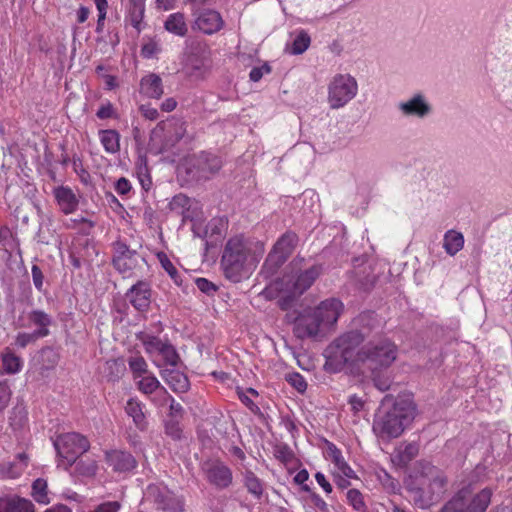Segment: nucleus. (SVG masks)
Wrapping results in <instances>:
<instances>
[{"label":"nucleus","instance_id":"obj_49","mask_svg":"<svg viewBox=\"0 0 512 512\" xmlns=\"http://www.w3.org/2000/svg\"><path fill=\"white\" fill-rule=\"evenodd\" d=\"M195 284L201 292L207 295H211L217 290L216 285L206 278L195 279Z\"/></svg>","mask_w":512,"mask_h":512},{"label":"nucleus","instance_id":"obj_21","mask_svg":"<svg viewBox=\"0 0 512 512\" xmlns=\"http://www.w3.org/2000/svg\"><path fill=\"white\" fill-rule=\"evenodd\" d=\"M223 24L220 13L215 10H205L196 19L198 29L205 34L218 32L223 27Z\"/></svg>","mask_w":512,"mask_h":512},{"label":"nucleus","instance_id":"obj_50","mask_svg":"<svg viewBox=\"0 0 512 512\" xmlns=\"http://www.w3.org/2000/svg\"><path fill=\"white\" fill-rule=\"evenodd\" d=\"M79 224H84L86 226V228L83 229L85 233H89V230L94 227V222L84 217L70 219L65 225L67 228L74 229Z\"/></svg>","mask_w":512,"mask_h":512},{"label":"nucleus","instance_id":"obj_24","mask_svg":"<svg viewBox=\"0 0 512 512\" xmlns=\"http://www.w3.org/2000/svg\"><path fill=\"white\" fill-rule=\"evenodd\" d=\"M107 462L115 471L126 472L136 466L134 457L125 451L114 450L106 455Z\"/></svg>","mask_w":512,"mask_h":512},{"label":"nucleus","instance_id":"obj_48","mask_svg":"<svg viewBox=\"0 0 512 512\" xmlns=\"http://www.w3.org/2000/svg\"><path fill=\"white\" fill-rule=\"evenodd\" d=\"M287 381L293 386L298 392L303 393L307 389V382L304 377L299 373H291L287 376Z\"/></svg>","mask_w":512,"mask_h":512},{"label":"nucleus","instance_id":"obj_59","mask_svg":"<svg viewBox=\"0 0 512 512\" xmlns=\"http://www.w3.org/2000/svg\"><path fill=\"white\" fill-rule=\"evenodd\" d=\"M115 190L120 195H126L131 190V184L126 178L122 177L116 182Z\"/></svg>","mask_w":512,"mask_h":512},{"label":"nucleus","instance_id":"obj_13","mask_svg":"<svg viewBox=\"0 0 512 512\" xmlns=\"http://www.w3.org/2000/svg\"><path fill=\"white\" fill-rule=\"evenodd\" d=\"M206 480L218 489L229 487L233 480L231 469L218 459H209L201 464Z\"/></svg>","mask_w":512,"mask_h":512},{"label":"nucleus","instance_id":"obj_36","mask_svg":"<svg viewBox=\"0 0 512 512\" xmlns=\"http://www.w3.org/2000/svg\"><path fill=\"white\" fill-rule=\"evenodd\" d=\"M33 499L40 504H48L50 499L48 496L47 481L43 478L36 479L32 484Z\"/></svg>","mask_w":512,"mask_h":512},{"label":"nucleus","instance_id":"obj_57","mask_svg":"<svg viewBox=\"0 0 512 512\" xmlns=\"http://www.w3.org/2000/svg\"><path fill=\"white\" fill-rule=\"evenodd\" d=\"M121 505L117 501H110L100 504L94 511L92 512H118Z\"/></svg>","mask_w":512,"mask_h":512},{"label":"nucleus","instance_id":"obj_43","mask_svg":"<svg viewBox=\"0 0 512 512\" xmlns=\"http://www.w3.org/2000/svg\"><path fill=\"white\" fill-rule=\"evenodd\" d=\"M237 394L241 402L252 412L256 413L259 411V407L253 402L249 395L254 397L258 396V392L253 388H248L246 390H242L240 388L237 389Z\"/></svg>","mask_w":512,"mask_h":512},{"label":"nucleus","instance_id":"obj_39","mask_svg":"<svg viewBox=\"0 0 512 512\" xmlns=\"http://www.w3.org/2000/svg\"><path fill=\"white\" fill-rule=\"evenodd\" d=\"M3 370L7 374L17 373L21 368V360L18 356L7 351L1 356Z\"/></svg>","mask_w":512,"mask_h":512},{"label":"nucleus","instance_id":"obj_9","mask_svg":"<svg viewBox=\"0 0 512 512\" xmlns=\"http://www.w3.org/2000/svg\"><path fill=\"white\" fill-rule=\"evenodd\" d=\"M137 339L144 346L145 352L154 359L160 356L165 364L176 366L179 361L178 353L168 340L154 336L150 333L141 332L137 335Z\"/></svg>","mask_w":512,"mask_h":512},{"label":"nucleus","instance_id":"obj_1","mask_svg":"<svg viewBox=\"0 0 512 512\" xmlns=\"http://www.w3.org/2000/svg\"><path fill=\"white\" fill-rule=\"evenodd\" d=\"M365 335L357 330L342 334L329 346V358L337 364L363 366L369 371L388 368L397 358V346L388 338Z\"/></svg>","mask_w":512,"mask_h":512},{"label":"nucleus","instance_id":"obj_61","mask_svg":"<svg viewBox=\"0 0 512 512\" xmlns=\"http://www.w3.org/2000/svg\"><path fill=\"white\" fill-rule=\"evenodd\" d=\"M158 51L157 44L154 42H149L143 45L141 49V54L145 58H151Z\"/></svg>","mask_w":512,"mask_h":512},{"label":"nucleus","instance_id":"obj_35","mask_svg":"<svg viewBox=\"0 0 512 512\" xmlns=\"http://www.w3.org/2000/svg\"><path fill=\"white\" fill-rule=\"evenodd\" d=\"M128 366L133 374L134 380H137L138 378L149 373L148 364L144 357L141 355L130 356L128 358Z\"/></svg>","mask_w":512,"mask_h":512},{"label":"nucleus","instance_id":"obj_19","mask_svg":"<svg viewBox=\"0 0 512 512\" xmlns=\"http://www.w3.org/2000/svg\"><path fill=\"white\" fill-rule=\"evenodd\" d=\"M132 306L138 311H147L151 303V287L146 281H138L126 293Z\"/></svg>","mask_w":512,"mask_h":512},{"label":"nucleus","instance_id":"obj_17","mask_svg":"<svg viewBox=\"0 0 512 512\" xmlns=\"http://www.w3.org/2000/svg\"><path fill=\"white\" fill-rule=\"evenodd\" d=\"M324 330L314 309L301 314L295 323V333L298 338H315Z\"/></svg>","mask_w":512,"mask_h":512},{"label":"nucleus","instance_id":"obj_51","mask_svg":"<svg viewBox=\"0 0 512 512\" xmlns=\"http://www.w3.org/2000/svg\"><path fill=\"white\" fill-rule=\"evenodd\" d=\"M41 338L40 336L36 335V332L33 333H19L16 337V345L24 348L29 343L35 341L36 339Z\"/></svg>","mask_w":512,"mask_h":512},{"label":"nucleus","instance_id":"obj_62","mask_svg":"<svg viewBox=\"0 0 512 512\" xmlns=\"http://www.w3.org/2000/svg\"><path fill=\"white\" fill-rule=\"evenodd\" d=\"M177 107V101L173 97L166 98L160 105V108L164 112H172Z\"/></svg>","mask_w":512,"mask_h":512},{"label":"nucleus","instance_id":"obj_3","mask_svg":"<svg viewBox=\"0 0 512 512\" xmlns=\"http://www.w3.org/2000/svg\"><path fill=\"white\" fill-rule=\"evenodd\" d=\"M263 250L261 243L254 244L242 236L230 238L221 260L225 277L234 283L241 281L258 263Z\"/></svg>","mask_w":512,"mask_h":512},{"label":"nucleus","instance_id":"obj_47","mask_svg":"<svg viewBox=\"0 0 512 512\" xmlns=\"http://www.w3.org/2000/svg\"><path fill=\"white\" fill-rule=\"evenodd\" d=\"M23 473V466H18L16 462H10L2 466L1 474L3 477L15 479Z\"/></svg>","mask_w":512,"mask_h":512},{"label":"nucleus","instance_id":"obj_27","mask_svg":"<svg viewBox=\"0 0 512 512\" xmlns=\"http://www.w3.org/2000/svg\"><path fill=\"white\" fill-rule=\"evenodd\" d=\"M143 404L136 399H129L125 406V411L128 416H130L135 424V426L144 431L147 428V421L145 414L143 412Z\"/></svg>","mask_w":512,"mask_h":512},{"label":"nucleus","instance_id":"obj_53","mask_svg":"<svg viewBox=\"0 0 512 512\" xmlns=\"http://www.w3.org/2000/svg\"><path fill=\"white\" fill-rule=\"evenodd\" d=\"M31 273H32V279H33V284H34L35 288L38 291H42L44 276H43V273H42L41 269L39 268V266L33 265L32 269H31Z\"/></svg>","mask_w":512,"mask_h":512},{"label":"nucleus","instance_id":"obj_30","mask_svg":"<svg viewBox=\"0 0 512 512\" xmlns=\"http://www.w3.org/2000/svg\"><path fill=\"white\" fill-rule=\"evenodd\" d=\"M99 138L107 153L115 154L120 150V135L116 130H100Z\"/></svg>","mask_w":512,"mask_h":512},{"label":"nucleus","instance_id":"obj_46","mask_svg":"<svg viewBox=\"0 0 512 512\" xmlns=\"http://www.w3.org/2000/svg\"><path fill=\"white\" fill-rule=\"evenodd\" d=\"M41 358L43 361L42 369H52L58 363V355L50 348L41 351Z\"/></svg>","mask_w":512,"mask_h":512},{"label":"nucleus","instance_id":"obj_29","mask_svg":"<svg viewBox=\"0 0 512 512\" xmlns=\"http://www.w3.org/2000/svg\"><path fill=\"white\" fill-rule=\"evenodd\" d=\"M28 319L31 324L38 327L34 331L36 332V335L40 337H45L49 334L48 327L52 323L50 315L41 310H33L29 313Z\"/></svg>","mask_w":512,"mask_h":512},{"label":"nucleus","instance_id":"obj_18","mask_svg":"<svg viewBox=\"0 0 512 512\" xmlns=\"http://www.w3.org/2000/svg\"><path fill=\"white\" fill-rule=\"evenodd\" d=\"M343 309L344 305L340 300L330 298L320 302V304L314 308V311L316 312L323 327L326 329L336 324L338 318L343 312Z\"/></svg>","mask_w":512,"mask_h":512},{"label":"nucleus","instance_id":"obj_44","mask_svg":"<svg viewBox=\"0 0 512 512\" xmlns=\"http://www.w3.org/2000/svg\"><path fill=\"white\" fill-rule=\"evenodd\" d=\"M346 498L356 511H363L366 508L362 493L358 489H350L346 493Z\"/></svg>","mask_w":512,"mask_h":512},{"label":"nucleus","instance_id":"obj_26","mask_svg":"<svg viewBox=\"0 0 512 512\" xmlns=\"http://www.w3.org/2000/svg\"><path fill=\"white\" fill-rule=\"evenodd\" d=\"M162 377L175 392H186L189 388L187 376L176 369H165Z\"/></svg>","mask_w":512,"mask_h":512},{"label":"nucleus","instance_id":"obj_8","mask_svg":"<svg viewBox=\"0 0 512 512\" xmlns=\"http://www.w3.org/2000/svg\"><path fill=\"white\" fill-rule=\"evenodd\" d=\"M222 167L221 159L213 154L201 152L186 160L185 169L191 179L206 180Z\"/></svg>","mask_w":512,"mask_h":512},{"label":"nucleus","instance_id":"obj_54","mask_svg":"<svg viewBox=\"0 0 512 512\" xmlns=\"http://www.w3.org/2000/svg\"><path fill=\"white\" fill-rule=\"evenodd\" d=\"M141 115L148 120H156L159 116V112L156 108L150 104H143L139 107Z\"/></svg>","mask_w":512,"mask_h":512},{"label":"nucleus","instance_id":"obj_25","mask_svg":"<svg viewBox=\"0 0 512 512\" xmlns=\"http://www.w3.org/2000/svg\"><path fill=\"white\" fill-rule=\"evenodd\" d=\"M164 28L177 37H185L189 31L186 15L182 12L169 14L164 21Z\"/></svg>","mask_w":512,"mask_h":512},{"label":"nucleus","instance_id":"obj_4","mask_svg":"<svg viewBox=\"0 0 512 512\" xmlns=\"http://www.w3.org/2000/svg\"><path fill=\"white\" fill-rule=\"evenodd\" d=\"M415 408L411 402L396 401L392 407L381 411L373 423V431L381 438H397L414 418Z\"/></svg>","mask_w":512,"mask_h":512},{"label":"nucleus","instance_id":"obj_42","mask_svg":"<svg viewBox=\"0 0 512 512\" xmlns=\"http://www.w3.org/2000/svg\"><path fill=\"white\" fill-rule=\"evenodd\" d=\"M97 462L94 459H81L76 462V472L79 475L91 477L94 476L97 472Z\"/></svg>","mask_w":512,"mask_h":512},{"label":"nucleus","instance_id":"obj_41","mask_svg":"<svg viewBox=\"0 0 512 512\" xmlns=\"http://www.w3.org/2000/svg\"><path fill=\"white\" fill-rule=\"evenodd\" d=\"M158 259L161 263L162 268L167 272V274L171 277L174 283L177 285H181L180 274L177 268L174 266V264L170 261L168 256L165 253L161 252L158 254Z\"/></svg>","mask_w":512,"mask_h":512},{"label":"nucleus","instance_id":"obj_45","mask_svg":"<svg viewBox=\"0 0 512 512\" xmlns=\"http://www.w3.org/2000/svg\"><path fill=\"white\" fill-rule=\"evenodd\" d=\"M371 372V378L373 380V383L377 389H379L382 392H385L389 390L391 386V380L390 378L381 373V370L376 371H370Z\"/></svg>","mask_w":512,"mask_h":512},{"label":"nucleus","instance_id":"obj_22","mask_svg":"<svg viewBox=\"0 0 512 512\" xmlns=\"http://www.w3.org/2000/svg\"><path fill=\"white\" fill-rule=\"evenodd\" d=\"M0 512H35L34 504L19 496L0 497Z\"/></svg>","mask_w":512,"mask_h":512},{"label":"nucleus","instance_id":"obj_10","mask_svg":"<svg viewBox=\"0 0 512 512\" xmlns=\"http://www.w3.org/2000/svg\"><path fill=\"white\" fill-rule=\"evenodd\" d=\"M211 49L205 42L196 41L189 47L187 68L190 75L203 79L211 69Z\"/></svg>","mask_w":512,"mask_h":512},{"label":"nucleus","instance_id":"obj_6","mask_svg":"<svg viewBox=\"0 0 512 512\" xmlns=\"http://www.w3.org/2000/svg\"><path fill=\"white\" fill-rule=\"evenodd\" d=\"M54 447L58 456V466L67 470L89 449L90 443L83 435L70 432L59 435L54 440Z\"/></svg>","mask_w":512,"mask_h":512},{"label":"nucleus","instance_id":"obj_7","mask_svg":"<svg viewBox=\"0 0 512 512\" xmlns=\"http://www.w3.org/2000/svg\"><path fill=\"white\" fill-rule=\"evenodd\" d=\"M358 93V83L349 73H337L327 86V103L333 110L340 109L353 100Z\"/></svg>","mask_w":512,"mask_h":512},{"label":"nucleus","instance_id":"obj_5","mask_svg":"<svg viewBox=\"0 0 512 512\" xmlns=\"http://www.w3.org/2000/svg\"><path fill=\"white\" fill-rule=\"evenodd\" d=\"M492 491L484 488L477 493L469 487L455 493L439 512H486L491 503Z\"/></svg>","mask_w":512,"mask_h":512},{"label":"nucleus","instance_id":"obj_56","mask_svg":"<svg viewBox=\"0 0 512 512\" xmlns=\"http://www.w3.org/2000/svg\"><path fill=\"white\" fill-rule=\"evenodd\" d=\"M96 115L99 119H108V118L113 117V115H114L113 105L110 102H106V103L102 104L99 107Z\"/></svg>","mask_w":512,"mask_h":512},{"label":"nucleus","instance_id":"obj_64","mask_svg":"<svg viewBox=\"0 0 512 512\" xmlns=\"http://www.w3.org/2000/svg\"><path fill=\"white\" fill-rule=\"evenodd\" d=\"M338 472L343 475L342 477L348 479L357 478V475L355 474L354 470L347 464V462L338 469Z\"/></svg>","mask_w":512,"mask_h":512},{"label":"nucleus","instance_id":"obj_14","mask_svg":"<svg viewBox=\"0 0 512 512\" xmlns=\"http://www.w3.org/2000/svg\"><path fill=\"white\" fill-rule=\"evenodd\" d=\"M397 109L402 116L417 119H425L433 112L431 103L421 92L414 93L406 100L400 101L397 104Z\"/></svg>","mask_w":512,"mask_h":512},{"label":"nucleus","instance_id":"obj_37","mask_svg":"<svg viewBox=\"0 0 512 512\" xmlns=\"http://www.w3.org/2000/svg\"><path fill=\"white\" fill-rule=\"evenodd\" d=\"M244 484L248 492L259 499L263 494V485L260 479L252 472L246 471L244 473Z\"/></svg>","mask_w":512,"mask_h":512},{"label":"nucleus","instance_id":"obj_31","mask_svg":"<svg viewBox=\"0 0 512 512\" xmlns=\"http://www.w3.org/2000/svg\"><path fill=\"white\" fill-rule=\"evenodd\" d=\"M137 387L144 394L155 393L153 398H156V400H159V390L163 388L159 380L151 372L138 378Z\"/></svg>","mask_w":512,"mask_h":512},{"label":"nucleus","instance_id":"obj_12","mask_svg":"<svg viewBox=\"0 0 512 512\" xmlns=\"http://www.w3.org/2000/svg\"><path fill=\"white\" fill-rule=\"evenodd\" d=\"M186 133L185 123L180 120L160 122L152 131V141L163 139L161 151L168 150L179 142Z\"/></svg>","mask_w":512,"mask_h":512},{"label":"nucleus","instance_id":"obj_58","mask_svg":"<svg viewBox=\"0 0 512 512\" xmlns=\"http://www.w3.org/2000/svg\"><path fill=\"white\" fill-rule=\"evenodd\" d=\"M166 433L173 439H179L181 437V429L177 422L169 421L165 426Z\"/></svg>","mask_w":512,"mask_h":512},{"label":"nucleus","instance_id":"obj_55","mask_svg":"<svg viewBox=\"0 0 512 512\" xmlns=\"http://www.w3.org/2000/svg\"><path fill=\"white\" fill-rule=\"evenodd\" d=\"M11 397L8 385L0 383V412L6 408Z\"/></svg>","mask_w":512,"mask_h":512},{"label":"nucleus","instance_id":"obj_60","mask_svg":"<svg viewBox=\"0 0 512 512\" xmlns=\"http://www.w3.org/2000/svg\"><path fill=\"white\" fill-rule=\"evenodd\" d=\"M315 480L326 493L329 494L332 492V485L327 481V479L323 473L317 472L315 474Z\"/></svg>","mask_w":512,"mask_h":512},{"label":"nucleus","instance_id":"obj_34","mask_svg":"<svg viewBox=\"0 0 512 512\" xmlns=\"http://www.w3.org/2000/svg\"><path fill=\"white\" fill-rule=\"evenodd\" d=\"M153 402H155L159 406H163L170 402V415L172 417H181L183 413V407L180 403H177L174 398L167 392L165 388L159 390V400L156 398H152Z\"/></svg>","mask_w":512,"mask_h":512},{"label":"nucleus","instance_id":"obj_32","mask_svg":"<svg viewBox=\"0 0 512 512\" xmlns=\"http://www.w3.org/2000/svg\"><path fill=\"white\" fill-rule=\"evenodd\" d=\"M447 478L442 472L436 471L433 477L429 480V500L433 501L438 499L446 490Z\"/></svg>","mask_w":512,"mask_h":512},{"label":"nucleus","instance_id":"obj_20","mask_svg":"<svg viewBox=\"0 0 512 512\" xmlns=\"http://www.w3.org/2000/svg\"><path fill=\"white\" fill-rule=\"evenodd\" d=\"M53 195L60 210L68 215L75 212L79 205V200L73 190L67 186L54 188Z\"/></svg>","mask_w":512,"mask_h":512},{"label":"nucleus","instance_id":"obj_63","mask_svg":"<svg viewBox=\"0 0 512 512\" xmlns=\"http://www.w3.org/2000/svg\"><path fill=\"white\" fill-rule=\"evenodd\" d=\"M348 402H349V404L351 406V409L355 413L359 412L363 408V406H364L363 400L360 397L356 396V395L350 396Z\"/></svg>","mask_w":512,"mask_h":512},{"label":"nucleus","instance_id":"obj_52","mask_svg":"<svg viewBox=\"0 0 512 512\" xmlns=\"http://www.w3.org/2000/svg\"><path fill=\"white\" fill-rule=\"evenodd\" d=\"M271 68L268 64H264L260 67H254L249 74V78L253 82H258L265 74H269Z\"/></svg>","mask_w":512,"mask_h":512},{"label":"nucleus","instance_id":"obj_28","mask_svg":"<svg viewBox=\"0 0 512 512\" xmlns=\"http://www.w3.org/2000/svg\"><path fill=\"white\" fill-rule=\"evenodd\" d=\"M145 13L144 0H130L128 8V21L133 28L140 32L143 29V18Z\"/></svg>","mask_w":512,"mask_h":512},{"label":"nucleus","instance_id":"obj_38","mask_svg":"<svg viewBox=\"0 0 512 512\" xmlns=\"http://www.w3.org/2000/svg\"><path fill=\"white\" fill-rule=\"evenodd\" d=\"M419 452L418 445L416 443H408L398 448L397 458L401 465H407L412 459H414Z\"/></svg>","mask_w":512,"mask_h":512},{"label":"nucleus","instance_id":"obj_33","mask_svg":"<svg viewBox=\"0 0 512 512\" xmlns=\"http://www.w3.org/2000/svg\"><path fill=\"white\" fill-rule=\"evenodd\" d=\"M464 245V238L461 233H458L456 231L450 230L448 231L444 236V249L445 251L453 256L457 252H459Z\"/></svg>","mask_w":512,"mask_h":512},{"label":"nucleus","instance_id":"obj_15","mask_svg":"<svg viewBox=\"0 0 512 512\" xmlns=\"http://www.w3.org/2000/svg\"><path fill=\"white\" fill-rule=\"evenodd\" d=\"M145 497L155 504L158 510L181 511L182 502L165 486L151 484L147 487Z\"/></svg>","mask_w":512,"mask_h":512},{"label":"nucleus","instance_id":"obj_11","mask_svg":"<svg viewBox=\"0 0 512 512\" xmlns=\"http://www.w3.org/2000/svg\"><path fill=\"white\" fill-rule=\"evenodd\" d=\"M297 244L298 236L296 233L287 231L274 244L266 258L265 265L273 272L277 271L292 254Z\"/></svg>","mask_w":512,"mask_h":512},{"label":"nucleus","instance_id":"obj_40","mask_svg":"<svg viewBox=\"0 0 512 512\" xmlns=\"http://www.w3.org/2000/svg\"><path fill=\"white\" fill-rule=\"evenodd\" d=\"M310 42L311 39L308 33L300 31L293 40L291 53L294 55L302 54L308 49Z\"/></svg>","mask_w":512,"mask_h":512},{"label":"nucleus","instance_id":"obj_23","mask_svg":"<svg viewBox=\"0 0 512 512\" xmlns=\"http://www.w3.org/2000/svg\"><path fill=\"white\" fill-rule=\"evenodd\" d=\"M140 92L148 98L160 99L164 93L162 79L155 73L142 77L140 81Z\"/></svg>","mask_w":512,"mask_h":512},{"label":"nucleus","instance_id":"obj_16","mask_svg":"<svg viewBox=\"0 0 512 512\" xmlns=\"http://www.w3.org/2000/svg\"><path fill=\"white\" fill-rule=\"evenodd\" d=\"M139 260H143L140 255L123 242L114 243L113 265L115 269L123 275L130 274L138 265Z\"/></svg>","mask_w":512,"mask_h":512},{"label":"nucleus","instance_id":"obj_2","mask_svg":"<svg viewBox=\"0 0 512 512\" xmlns=\"http://www.w3.org/2000/svg\"><path fill=\"white\" fill-rule=\"evenodd\" d=\"M321 273V265L306 266L304 258H294L287 266L283 277L275 283V289L280 293L278 303L281 309H289L292 303L312 286Z\"/></svg>","mask_w":512,"mask_h":512}]
</instances>
